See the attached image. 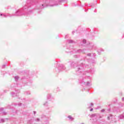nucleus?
I'll list each match as a JSON object with an SVG mask.
<instances>
[{
    "label": "nucleus",
    "instance_id": "1",
    "mask_svg": "<svg viewBox=\"0 0 124 124\" xmlns=\"http://www.w3.org/2000/svg\"><path fill=\"white\" fill-rule=\"evenodd\" d=\"M31 0H27V2L23 7L22 10H18L16 12L15 14H13L12 15L9 14L8 15H6L5 14L0 13V16H3L4 18H6V17L8 16L9 17H13V16H22V15H24V13L26 12L27 10L28 11V13L27 14H29L30 13H31V12H32V10H30V7L31 6Z\"/></svg>",
    "mask_w": 124,
    "mask_h": 124
},
{
    "label": "nucleus",
    "instance_id": "2",
    "mask_svg": "<svg viewBox=\"0 0 124 124\" xmlns=\"http://www.w3.org/2000/svg\"><path fill=\"white\" fill-rule=\"evenodd\" d=\"M87 68H89V65H86L83 64H81L80 65L77 66L76 67V70L78 71H80V72H82V71H84V69H87Z\"/></svg>",
    "mask_w": 124,
    "mask_h": 124
},
{
    "label": "nucleus",
    "instance_id": "3",
    "mask_svg": "<svg viewBox=\"0 0 124 124\" xmlns=\"http://www.w3.org/2000/svg\"><path fill=\"white\" fill-rule=\"evenodd\" d=\"M57 69H58V72H61V71H62V70L65 69V67L63 64H60L58 66V68H57Z\"/></svg>",
    "mask_w": 124,
    "mask_h": 124
},
{
    "label": "nucleus",
    "instance_id": "4",
    "mask_svg": "<svg viewBox=\"0 0 124 124\" xmlns=\"http://www.w3.org/2000/svg\"><path fill=\"white\" fill-rule=\"evenodd\" d=\"M91 117L93 119V120H95V121H97V118H99V114H92Z\"/></svg>",
    "mask_w": 124,
    "mask_h": 124
},
{
    "label": "nucleus",
    "instance_id": "5",
    "mask_svg": "<svg viewBox=\"0 0 124 124\" xmlns=\"http://www.w3.org/2000/svg\"><path fill=\"white\" fill-rule=\"evenodd\" d=\"M74 53H85V50L84 49H78L77 51H74Z\"/></svg>",
    "mask_w": 124,
    "mask_h": 124
},
{
    "label": "nucleus",
    "instance_id": "6",
    "mask_svg": "<svg viewBox=\"0 0 124 124\" xmlns=\"http://www.w3.org/2000/svg\"><path fill=\"white\" fill-rule=\"evenodd\" d=\"M84 86H91V82H87L86 83V82H84Z\"/></svg>",
    "mask_w": 124,
    "mask_h": 124
},
{
    "label": "nucleus",
    "instance_id": "7",
    "mask_svg": "<svg viewBox=\"0 0 124 124\" xmlns=\"http://www.w3.org/2000/svg\"><path fill=\"white\" fill-rule=\"evenodd\" d=\"M104 49H102V48H100V49H99L98 50V53L99 54V55H100V52H104Z\"/></svg>",
    "mask_w": 124,
    "mask_h": 124
},
{
    "label": "nucleus",
    "instance_id": "8",
    "mask_svg": "<svg viewBox=\"0 0 124 124\" xmlns=\"http://www.w3.org/2000/svg\"><path fill=\"white\" fill-rule=\"evenodd\" d=\"M71 66H73L74 67H75V66H77V64L74 62H72L71 63Z\"/></svg>",
    "mask_w": 124,
    "mask_h": 124
},
{
    "label": "nucleus",
    "instance_id": "9",
    "mask_svg": "<svg viewBox=\"0 0 124 124\" xmlns=\"http://www.w3.org/2000/svg\"><path fill=\"white\" fill-rule=\"evenodd\" d=\"M68 119L71 120V121H73V120H74V118H73V117H72V116H71V115L68 116Z\"/></svg>",
    "mask_w": 124,
    "mask_h": 124
},
{
    "label": "nucleus",
    "instance_id": "10",
    "mask_svg": "<svg viewBox=\"0 0 124 124\" xmlns=\"http://www.w3.org/2000/svg\"><path fill=\"white\" fill-rule=\"evenodd\" d=\"M89 72L90 73H93L94 72V69H90Z\"/></svg>",
    "mask_w": 124,
    "mask_h": 124
},
{
    "label": "nucleus",
    "instance_id": "11",
    "mask_svg": "<svg viewBox=\"0 0 124 124\" xmlns=\"http://www.w3.org/2000/svg\"><path fill=\"white\" fill-rule=\"evenodd\" d=\"M119 119H124V114H122L119 117Z\"/></svg>",
    "mask_w": 124,
    "mask_h": 124
},
{
    "label": "nucleus",
    "instance_id": "12",
    "mask_svg": "<svg viewBox=\"0 0 124 124\" xmlns=\"http://www.w3.org/2000/svg\"><path fill=\"white\" fill-rule=\"evenodd\" d=\"M15 81L17 82V81H18V79H19V77L18 76L15 77Z\"/></svg>",
    "mask_w": 124,
    "mask_h": 124
},
{
    "label": "nucleus",
    "instance_id": "13",
    "mask_svg": "<svg viewBox=\"0 0 124 124\" xmlns=\"http://www.w3.org/2000/svg\"><path fill=\"white\" fill-rule=\"evenodd\" d=\"M11 94H12L13 96H16V93H15L14 92H12Z\"/></svg>",
    "mask_w": 124,
    "mask_h": 124
},
{
    "label": "nucleus",
    "instance_id": "14",
    "mask_svg": "<svg viewBox=\"0 0 124 124\" xmlns=\"http://www.w3.org/2000/svg\"><path fill=\"white\" fill-rule=\"evenodd\" d=\"M5 122V119H1L0 121V123H4Z\"/></svg>",
    "mask_w": 124,
    "mask_h": 124
},
{
    "label": "nucleus",
    "instance_id": "15",
    "mask_svg": "<svg viewBox=\"0 0 124 124\" xmlns=\"http://www.w3.org/2000/svg\"><path fill=\"white\" fill-rule=\"evenodd\" d=\"M68 43H73L74 42L72 40H68Z\"/></svg>",
    "mask_w": 124,
    "mask_h": 124
},
{
    "label": "nucleus",
    "instance_id": "16",
    "mask_svg": "<svg viewBox=\"0 0 124 124\" xmlns=\"http://www.w3.org/2000/svg\"><path fill=\"white\" fill-rule=\"evenodd\" d=\"M44 106H48V102H46L45 103L43 104Z\"/></svg>",
    "mask_w": 124,
    "mask_h": 124
},
{
    "label": "nucleus",
    "instance_id": "17",
    "mask_svg": "<svg viewBox=\"0 0 124 124\" xmlns=\"http://www.w3.org/2000/svg\"><path fill=\"white\" fill-rule=\"evenodd\" d=\"M25 94H27V95H28V94H31V92H30V91L26 92L25 93Z\"/></svg>",
    "mask_w": 124,
    "mask_h": 124
},
{
    "label": "nucleus",
    "instance_id": "18",
    "mask_svg": "<svg viewBox=\"0 0 124 124\" xmlns=\"http://www.w3.org/2000/svg\"><path fill=\"white\" fill-rule=\"evenodd\" d=\"M87 42V41L86 40H83L82 41V43H83V44H86Z\"/></svg>",
    "mask_w": 124,
    "mask_h": 124
},
{
    "label": "nucleus",
    "instance_id": "19",
    "mask_svg": "<svg viewBox=\"0 0 124 124\" xmlns=\"http://www.w3.org/2000/svg\"><path fill=\"white\" fill-rule=\"evenodd\" d=\"M50 97H51V94H48V95H47L48 99H50Z\"/></svg>",
    "mask_w": 124,
    "mask_h": 124
},
{
    "label": "nucleus",
    "instance_id": "20",
    "mask_svg": "<svg viewBox=\"0 0 124 124\" xmlns=\"http://www.w3.org/2000/svg\"><path fill=\"white\" fill-rule=\"evenodd\" d=\"M111 117H112L111 115H109V116H108V120H110V118H111Z\"/></svg>",
    "mask_w": 124,
    "mask_h": 124
},
{
    "label": "nucleus",
    "instance_id": "21",
    "mask_svg": "<svg viewBox=\"0 0 124 124\" xmlns=\"http://www.w3.org/2000/svg\"><path fill=\"white\" fill-rule=\"evenodd\" d=\"M92 46V47H91L90 50H92L93 49V48H95V46Z\"/></svg>",
    "mask_w": 124,
    "mask_h": 124
},
{
    "label": "nucleus",
    "instance_id": "22",
    "mask_svg": "<svg viewBox=\"0 0 124 124\" xmlns=\"http://www.w3.org/2000/svg\"><path fill=\"white\" fill-rule=\"evenodd\" d=\"M40 119H39V118H37L36 119V122H40Z\"/></svg>",
    "mask_w": 124,
    "mask_h": 124
},
{
    "label": "nucleus",
    "instance_id": "23",
    "mask_svg": "<svg viewBox=\"0 0 124 124\" xmlns=\"http://www.w3.org/2000/svg\"><path fill=\"white\" fill-rule=\"evenodd\" d=\"M2 114H3V115H6L7 113L5 112H3Z\"/></svg>",
    "mask_w": 124,
    "mask_h": 124
},
{
    "label": "nucleus",
    "instance_id": "24",
    "mask_svg": "<svg viewBox=\"0 0 124 124\" xmlns=\"http://www.w3.org/2000/svg\"><path fill=\"white\" fill-rule=\"evenodd\" d=\"M91 53H88V54H87V56H88L89 57H91Z\"/></svg>",
    "mask_w": 124,
    "mask_h": 124
},
{
    "label": "nucleus",
    "instance_id": "25",
    "mask_svg": "<svg viewBox=\"0 0 124 124\" xmlns=\"http://www.w3.org/2000/svg\"><path fill=\"white\" fill-rule=\"evenodd\" d=\"M5 65H3L2 66V68H5Z\"/></svg>",
    "mask_w": 124,
    "mask_h": 124
},
{
    "label": "nucleus",
    "instance_id": "26",
    "mask_svg": "<svg viewBox=\"0 0 124 124\" xmlns=\"http://www.w3.org/2000/svg\"><path fill=\"white\" fill-rule=\"evenodd\" d=\"M93 57H96V54H95V53H93Z\"/></svg>",
    "mask_w": 124,
    "mask_h": 124
},
{
    "label": "nucleus",
    "instance_id": "27",
    "mask_svg": "<svg viewBox=\"0 0 124 124\" xmlns=\"http://www.w3.org/2000/svg\"><path fill=\"white\" fill-rule=\"evenodd\" d=\"M22 106V103L18 104V106Z\"/></svg>",
    "mask_w": 124,
    "mask_h": 124
},
{
    "label": "nucleus",
    "instance_id": "28",
    "mask_svg": "<svg viewBox=\"0 0 124 124\" xmlns=\"http://www.w3.org/2000/svg\"><path fill=\"white\" fill-rule=\"evenodd\" d=\"M33 114H34V115H35V114H36V111H33Z\"/></svg>",
    "mask_w": 124,
    "mask_h": 124
},
{
    "label": "nucleus",
    "instance_id": "29",
    "mask_svg": "<svg viewBox=\"0 0 124 124\" xmlns=\"http://www.w3.org/2000/svg\"><path fill=\"white\" fill-rule=\"evenodd\" d=\"M91 106H93V103H91Z\"/></svg>",
    "mask_w": 124,
    "mask_h": 124
},
{
    "label": "nucleus",
    "instance_id": "30",
    "mask_svg": "<svg viewBox=\"0 0 124 124\" xmlns=\"http://www.w3.org/2000/svg\"><path fill=\"white\" fill-rule=\"evenodd\" d=\"M2 110H3V108H0V111H2Z\"/></svg>",
    "mask_w": 124,
    "mask_h": 124
},
{
    "label": "nucleus",
    "instance_id": "31",
    "mask_svg": "<svg viewBox=\"0 0 124 124\" xmlns=\"http://www.w3.org/2000/svg\"><path fill=\"white\" fill-rule=\"evenodd\" d=\"M105 109H102L101 112H105Z\"/></svg>",
    "mask_w": 124,
    "mask_h": 124
},
{
    "label": "nucleus",
    "instance_id": "32",
    "mask_svg": "<svg viewBox=\"0 0 124 124\" xmlns=\"http://www.w3.org/2000/svg\"><path fill=\"white\" fill-rule=\"evenodd\" d=\"M55 5H58V4L53 5H52L51 6H55Z\"/></svg>",
    "mask_w": 124,
    "mask_h": 124
},
{
    "label": "nucleus",
    "instance_id": "33",
    "mask_svg": "<svg viewBox=\"0 0 124 124\" xmlns=\"http://www.w3.org/2000/svg\"><path fill=\"white\" fill-rule=\"evenodd\" d=\"M93 108H91V109H90V111L92 112V111H93Z\"/></svg>",
    "mask_w": 124,
    "mask_h": 124
},
{
    "label": "nucleus",
    "instance_id": "34",
    "mask_svg": "<svg viewBox=\"0 0 124 124\" xmlns=\"http://www.w3.org/2000/svg\"><path fill=\"white\" fill-rule=\"evenodd\" d=\"M122 101H124V97L122 98Z\"/></svg>",
    "mask_w": 124,
    "mask_h": 124
},
{
    "label": "nucleus",
    "instance_id": "35",
    "mask_svg": "<svg viewBox=\"0 0 124 124\" xmlns=\"http://www.w3.org/2000/svg\"><path fill=\"white\" fill-rule=\"evenodd\" d=\"M74 32H75V31H73L72 32V34H74Z\"/></svg>",
    "mask_w": 124,
    "mask_h": 124
},
{
    "label": "nucleus",
    "instance_id": "36",
    "mask_svg": "<svg viewBox=\"0 0 124 124\" xmlns=\"http://www.w3.org/2000/svg\"><path fill=\"white\" fill-rule=\"evenodd\" d=\"M74 57L75 58H77V55H75Z\"/></svg>",
    "mask_w": 124,
    "mask_h": 124
},
{
    "label": "nucleus",
    "instance_id": "37",
    "mask_svg": "<svg viewBox=\"0 0 124 124\" xmlns=\"http://www.w3.org/2000/svg\"><path fill=\"white\" fill-rule=\"evenodd\" d=\"M23 102H25V100H23Z\"/></svg>",
    "mask_w": 124,
    "mask_h": 124
},
{
    "label": "nucleus",
    "instance_id": "38",
    "mask_svg": "<svg viewBox=\"0 0 124 124\" xmlns=\"http://www.w3.org/2000/svg\"><path fill=\"white\" fill-rule=\"evenodd\" d=\"M89 108H91V107H89Z\"/></svg>",
    "mask_w": 124,
    "mask_h": 124
},
{
    "label": "nucleus",
    "instance_id": "39",
    "mask_svg": "<svg viewBox=\"0 0 124 124\" xmlns=\"http://www.w3.org/2000/svg\"><path fill=\"white\" fill-rule=\"evenodd\" d=\"M80 72L78 71V73H79Z\"/></svg>",
    "mask_w": 124,
    "mask_h": 124
}]
</instances>
